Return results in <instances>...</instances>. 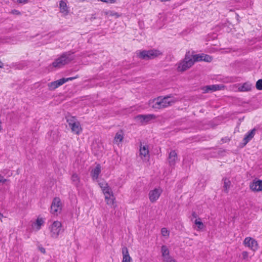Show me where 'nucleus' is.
<instances>
[{"instance_id":"f257e3e1","label":"nucleus","mask_w":262,"mask_h":262,"mask_svg":"<svg viewBox=\"0 0 262 262\" xmlns=\"http://www.w3.org/2000/svg\"><path fill=\"white\" fill-rule=\"evenodd\" d=\"M73 51H69L63 53L61 56L57 58L52 63V66L55 68H61L62 66L69 63L75 58Z\"/></svg>"},{"instance_id":"f03ea898","label":"nucleus","mask_w":262,"mask_h":262,"mask_svg":"<svg viewBox=\"0 0 262 262\" xmlns=\"http://www.w3.org/2000/svg\"><path fill=\"white\" fill-rule=\"evenodd\" d=\"M171 97V95H169L164 97H159L155 98L153 100L152 107L156 109H161L171 106L176 102L174 99L170 100Z\"/></svg>"},{"instance_id":"7ed1b4c3","label":"nucleus","mask_w":262,"mask_h":262,"mask_svg":"<svg viewBox=\"0 0 262 262\" xmlns=\"http://www.w3.org/2000/svg\"><path fill=\"white\" fill-rule=\"evenodd\" d=\"M161 54L162 53L157 50H142L137 52V57L145 60L154 59Z\"/></svg>"},{"instance_id":"20e7f679","label":"nucleus","mask_w":262,"mask_h":262,"mask_svg":"<svg viewBox=\"0 0 262 262\" xmlns=\"http://www.w3.org/2000/svg\"><path fill=\"white\" fill-rule=\"evenodd\" d=\"M193 64L192 55L190 51H188L186 52L184 58L178 64L177 69L178 71L184 72L190 68Z\"/></svg>"},{"instance_id":"39448f33","label":"nucleus","mask_w":262,"mask_h":262,"mask_svg":"<svg viewBox=\"0 0 262 262\" xmlns=\"http://www.w3.org/2000/svg\"><path fill=\"white\" fill-rule=\"evenodd\" d=\"M61 227V222L54 221L50 227L51 236L53 238H57L62 230Z\"/></svg>"},{"instance_id":"423d86ee","label":"nucleus","mask_w":262,"mask_h":262,"mask_svg":"<svg viewBox=\"0 0 262 262\" xmlns=\"http://www.w3.org/2000/svg\"><path fill=\"white\" fill-rule=\"evenodd\" d=\"M61 203L59 198L56 197L53 199L51 206V212L54 215H57L61 211Z\"/></svg>"},{"instance_id":"0eeeda50","label":"nucleus","mask_w":262,"mask_h":262,"mask_svg":"<svg viewBox=\"0 0 262 262\" xmlns=\"http://www.w3.org/2000/svg\"><path fill=\"white\" fill-rule=\"evenodd\" d=\"M243 244L250 248L253 251H255L258 248L257 242L254 238L250 237H247L245 238Z\"/></svg>"},{"instance_id":"6e6552de","label":"nucleus","mask_w":262,"mask_h":262,"mask_svg":"<svg viewBox=\"0 0 262 262\" xmlns=\"http://www.w3.org/2000/svg\"><path fill=\"white\" fill-rule=\"evenodd\" d=\"M162 192V190L160 187L156 188L150 190L149 192V199L151 203L155 202L160 197Z\"/></svg>"},{"instance_id":"1a4fd4ad","label":"nucleus","mask_w":262,"mask_h":262,"mask_svg":"<svg viewBox=\"0 0 262 262\" xmlns=\"http://www.w3.org/2000/svg\"><path fill=\"white\" fill-rule=\"evenodd\" d=\"M250 189L254 192H259L262 191V180H254L250 184Z\"/></svg>"},{"instance_id":"9d476101","label":"nucleus","mask_w":262,"mask_h":262,"mask_svg":"<svg viewBox=\"0 0 262 262\" xmlns=\"http://www.w3.org/2000/svg\"><path fill=\"white\" fill-rule=\"evenodd\" d=\"M224 86L220 84H213L206 85L202 88L203 93L215 92L216 91L221 90Z\"/></svg>"},{"instance_id":"9b49d317","label":"nucleus","mask_w":262,"mask_h":262,"mask_svg":"<svg viewBox=\"0 0 262 262\" xmlns=\"http://www.w3.org/2000/svg\"><path fill=\"white\" fill-rule=\"evenodd\" d=\"M154 115H139L135 117V120L141 123L147 122L150 120L155 118Z\"/></svg>"},{"instance_id":"f8f14e48","label":"nucleus","mask_w":262,"mask_h":262,"mask_svg":"<svg viewBox=\"0 0 262 262\" xmlns=\"http://www.w3.org/2000/svg\"><path fill=\"white\" fill-rule=\"evenodd\" d=\"M65 83V80L63 78H61L55 81L48 83V86L50 90H54L59 86L62 85Z\"/></svg>"},{"instance_id":"ddd939ff","label":"nucleus","mask_w":262,"mask_h":262,"mask_svg":"<svg viewBox=\"0 0 262 262\" xmlns=\"http://www.w3.org/2000/svg\"><path fill=\"white\" fill-rule=\"evenodd\" d=\"M178 159L177 154L175 150H172L169 154L168 162L171 166H174L176 162Z\"/></svg>"},{"instance_id":"4468645a","label":"nucleus","mask_w":262,"mask_h":262,"mask_svg":"<svg viewBox=\"0 0 262 262\" xmlns=\"http://www.w3.org/2000/svg\"><path fill=\"white\" fill-rule=\"evenodd\" d=\"M255 133V129L253 128L250 131L248 132L246 135L243 139L244 146L246 145L254 137Z\"/></svg>"},{"instance_id":"2eb2a0df","label":"nucleus","mask_w":262,"mask_h":262,"mask_svg":"<svg viewBox=\"0 0 262 262\" xmlns=\"http://www.w3.org/2000/svg\"><path fill=\"white\" fill-rule=\"evenodd\" d=\"M123 259L122 262H132V258L129 256L128 250L127 247H123L122 248Z\"/></svg>"},{"instance_id":"dca6fc26","label":"nucleus","mask_w":262,"mask_h":262,"mask_svg":"<svg viewBox=\"0 0 262 262\" xmlns=\"http://www.w3.org/2000/svg\"><path fill=\"white\" fill-rule=\"evenodd\" d=\"M72 132L76 135H79L82 131V128L80 126V123L78 121L70 126Z\"/></svg>"},{"instance_id":"f3484780","label":"nucleus","mask_w":262,"mask_h":262,"mask_svg":"<svg viewBox=\"0 0 262 262\" xmlns=\"http://www.w3.org/2000/svg\"><path fill=\"white\" fill-rule=\"evenodd\" d=\"M59 8L60 12L64 13L65 15H67L69 13V9L67 6V3L61 0L59 2Z\"/></svg>"},{"instance_id":"a211bd4d","label":"nucleus","mask_w":262,"mask_h":262,"mask_svg":"<svg viewBox=\"0 0 262 262\" xmlns=\"http://www.w3.org/2000/svg\"><path fill=\"white\" fill-rule=\"evenodd\" d=\"M101 172L100 166L98 165L94 169L91 171L92 178L93 180H95L98 178V176Z\"/></svg>"},{"instance_id":"6ab92c4d","label":"nucleus","mask_w":262,"mask_h":262,"mask_svg":"<svg viewBox=\"0 0 262 262\" xmlns=\"http://www.w3.org/2000/svg\"><path fill=\"white\" fill-rule=\"evenodd\" d=\"M140 155L141 157V158H149V150L147 146H143L142 147L140 146Z\"/></svg>"},{"instance_id":"aec40b11","label":"nucleus","mask_w":262,"mask_h":262,"mask_svg":"<svg viewBox=\"0 0 262 262\" xmlns=\"http://www.w3.org/2000/svg\"><path fill=\"white\" fill-rule=\"evenodd\" d=\"M105 199L106 202L107 204L111 206L112 207L115 208L116 207V205H115V198L114 196V194L111 196H105Z\"/></svg>"},{"instance_id":"412c9836","label":"nucleus","mask_w":262,"mask_h":262,"mask_svg":"<svg viewBox=\"0 0 262 262\" xmlns=\"http://www.w3.org/2000/svg\"><path fill=\"white\" fill-rule=\"evenodd\" d=\"M223 180L224 181V186H223V187L224 189V191L226 193H228L229 191V189L230 187L231 182L228 179H227L226 178H223Z\"/></svg>"},{"instance_id":"4be33fe9","label":"nucleus","mask_w":262,"mask_h":262,"mask_svg":"<svg viewBox=\"0 0 262 262\" xmlns=\"http://www.w3.org/2000/svg\"><path fill=\"white\" fill-rule=\"evenodd\" d=\"M103 193H104L105 196H111L113 195V192L112 191V189L109 187L108 185H107L102 190Z\"/></svg>"},{"instance_id":"5701e85b","label":"nucleus","mask_w":262,"mask_h":262,"mask_svg":"<svg viewBox=\"0 0 262 262\" xmlns=\"http://www.w3.org/2000/svg\"><path fill=\"white\" fill-rule=\"evenodd\" d=\"M71 180L74 185L78 187L80 183V178L78 176L76 173H73L72 176Z\"/></svg>"},{"instance_id":"b1692460","label":"nucleus","mask_w":262,"mask_h":262,"mask_svg":"<svg viewBox=\"0 0 262 262\" xmlns=\"http://www.w3.org/2000/svg\"><path fill=\"white\" fill-rule=\"evenodd\" d=\"M50 140L53 142H57L58 141L59 138L57 132L51 130L50 132Z\"/></svg>"},{"instance_id":"393cba45","label":"nucleus","mask_w":262,"mask_h":262,"mask_svg":"<svg viewBox=\"0 0 262 262\" xmlns=\"http://www.w3.org/2000/svg\"><path fill=\"white\" fill-rule=\"evenodd\" d=\"M203 54L192 55V60L193 64L195 62L203 61Z\"/></svg>"},{"instance_id":"a878e982","label":"nucleus","mask_w":262,"mask_h":262,"mask_svg":"<svg viewBox=\"0 0 262 262\" xmlns=\"http://www.w3.org/2000/svg\"><path fill=\"white\" fill-rule=\"evenodd\" d=\"M239 90L242 92H247L251 89V85L248 83H244L239 88Z\"/></svg>"},{"instance_id":"bb28decb","label":"nucleus","mask_w":262,"mask_h":262,"mask_svg":"<svg viewBox=\"0 0 262 262\" xmlns=\"http://www.w3.org/2000/svg\"><path fill=\"white\" fill-rule=\"evenodd\" d=\"M161 252L163 257L166 256V255L169 254V251L167 246L165 245H163L161 247Z\"/></svg>"},{"instance_id":"cd10ccee","label":"nucleus","mask_w":262,"mask_h":262,"mask_svg":"<svg viewBox=\"0 0 262 262\" xmlns=\"http://www.w3.org/2000/svg\"><path fill=\"white\" fill-rule=\"evenodd\" d=\"M194 223L196 225H197L199 229L201 230L204 228V225L203 222L201 221V219L199 218V219H196L194 221Z\"/></svg>"},{"instance_id":"c85d7f7f","label":"nucleus","mask_w":262,"mask_h":262,"mask_svg":"<svg viewBox=\"0 0 262 262\" xmlns=\"http://www.w3.org/2000/svg\"><path fill=\"white\" fill-rule=\"evenodd\" d=\"M123 139V136L121 134L117 133L114 138V140L116 142H121Z\"/></svg>"},{"instance_id":"c756f323","label":"nucleus","mask_w":262,"mask_h":262,"mask_svg":"<svg viewBox=\"0 0 262 262\" xmlns=\"http://www.w3.org/2000/svg\"><path fill=\"white\" fill-rule=\"evenodd\" d=\"M164 260L166 262H177L169 254L163 257Z\"/></svg>"},{"instance_id":"7c9ffc66","label":"nucleus","mask_w":262,"mask_h":262,"mask_svg":"<svg viewBox=\"0 0 262 262\" xmlns=\"http://www.w3.org/2000/svg\"><path fill=\"white\" fill-rule=\"evenodd\" d=\"M76 119L74 117H70V118H68L67 119V121L70 127L73 125V123H75L77 122V121H76Z\"/></svg>"},{"instance_id":"2f4dec72","label":"nucleus","mask_w":262,"mask_h":262,"mask_svg":"<svg viewBox=\"0 0 262 262\" xmlns=\"http://www.w3.org/2000/svg\"><path fill=\"white\" fill-rule=\"evenodd\" d=\"M203 57L204 61L211 62L212 60V57L209 55L203 54Z\"/></svg>"},{"instance_id":"473e14b6","label":"nucleus","mask_w":262,"mask_h":262,"mask_svg":"<svg viewBox=\"0 0 262 262\" xmlns=\"http://www.w3.org/2000/svg\"><path fill=\"white\" fill-rule=\"evenodd\" d=\"M105 13L106 15H108L110 16H115L117 18H118L120 16V15L117 12H114L112 11H108L105 12Z\"/></svg>"},{"instance_id":"72a5a7b5","label":"nucleus","mask_w":262,"mask_h":262,"mask_svg":"<svg viewBox=\"0 0 262 262\" xmlns=\"http://www.w3.org/2000/svg\"><path fill=\"white\" fill-rule=\"evenodd\" d=\"M43 221L42 219H39L38 218L37 220H36V224H37V229L38 230H39L40 229V227L43 224Z\"/></svg>"},{"instance_id":"f704fd0d","label":"nucleus","mask_w":262,"mask_h":262,"mask_svg":"<svg viewBox=\"0 0 262 262\" xmlns=\"http://www.w3.org/2000/svg\"><path fill=\"white\" fill-rule=\"evenodd\" d=\"M256 88L258 90H262V79L257 81L256 83Z\"/></svg>"},{"instance_id":"c9c22d12","label":"nucleus","mask_w":262,"mask_h":262,"mask_svg":"<svg viewBox=\"0 0 262 262\" xmlns=\"http://www.w3.org/2000/svg\"><path fill=\"white\" fill-rule=\"evenodd\" d=\"M161 233L163 236H168L169 234V232L166 228H162L161 229Z\"/></svg>"},{"instance_id":"e433bc0d","label":"nucleus","mask_w":262,"mask_h":262,"mask_svg":"<svg viewBox=\"0 0 262 262\" xmlns=\"http://www.w3.org/2000/svg\"><path fill=\"white\" fill-rule=\"evenodd\" d=\"M243 259L246 260H248L249 254L247 251H243L242 253Z\"/></svg>"},{"instance_id":"4c0bfd02","label":"nucleus","mask_w":262,"mask_h":262,"mask_svg":"<svg viewBox=\"0 0 262 262\" xmlns=\"http://www.w3.org/2000/svg\"><path fill=\"white\" fill-rule=\"evenodd\" d=\"M79 78V76L78 75H77L74 77H68V78H63V80H65V82H66L69 81H72V80L75 79L76 78Z\"/></svg>"},{"instance_id":"58836bf2","label":"nucleus","mask_w":262,"mask_h":262,"mask_svg":"<svg viewBox=\"0 0 262 262\" xmlns=\"http://www.w3.org/2000/svg\"><path fill=\"white\" fill-rule=\"evenodd\" d=\"M107 185H108L107 183H105V182H100L99 183V185L100 186V187L101 188V189L102 190L105 186H107Z\"/></svg>"},{"instance_id":"ea45409f","label":"nucleus","mask_w":262,"mask_h":262,"mask_svg":"<svg viewBox=\"0 0 262 262\" xmlns=\"http://www.w3.org/2000/svg\"><path fill=\"white\" fill-rule=\"evenodd\" d=\"M101 2L106 3H110V4H113L115 3L117 0H100Z\"/></svg>"},{"instance_id":"a19ab883","label":"nucleus","mask_w":262,"mask_h":262,"mask_svg":"<svg viewBox=\"0 0 262 262\" xmlns=\"http://www.w3.org/2000/svg\"><path fill=\"white\" fill-rule=\"evenodd\" d=\"M7 181V179H5L3 176L0 174V184L5 183Z\"/></svg>"},{"instance_id":"79ce46f5","label":"nucleus","mask_w":262,"mask_h":262,"mask_svg":"<svg viewBox=\"0 0 262 262\" xmlns=\"http://www.w3.org/2000/svg\"><path fill=\"white\" fill-rule=\"evenodd\" d=\"M97 17L96 16L95 14H93L91 15V17L89 18L91 21H93L94 19H97Z\"/></svg>"},{"instance_id":"37998d69","label":"nucleus","mask_w":262,"mask_h":262,"mask_svg":"<svg viewBox=\"0 0 262 262\" xmlns=\"http://www.w3.org/2000/svg\"><path fill=\"white\" fill-rule=\"evenodd\" d=\"M39 251L43 254L46 253V249L42 247H38Z\"/></svg>"},{"instance_id":"c03bdc74","label":"nucleus","mask_w":262,"mask_h":262,"mask_svg":"<svg viewBox=\"0 0 262 262\" xmlns=\"http://www.w3.org/2000/svg\"><path fill=\"white\" fill-rule=\"evenodd\" d=\"M28 1V0H17V2L20 4H26Z\"/></svg>"},{"instance_id":"a18cd8bd","label":"nucleus","mask_w":262,"mask_h":262,"mask_svg":"<svg viewBox=\"0 0 262 262\" xmlns=\"http://www.w3.org/2000/svg\"><path fill=\"white\" fill-rule=\"evenodd\" d=\"M12 13L14 14H20V12L18 11V10H13L12 11Z\"/></svg>"},{"instance_id":"49530a36","label":"nucleus","mask_w":262,"mask_h":262,"mask_svg":"<svg viewBox=\"0 0 262 262\" xmlns=\"http://www.w3.org/2000/svg\"><path fill=\"white\" fill-rule=\"evenodd\" d=\"M192 216L194 218H196L198 217V214L195 212L193 211L192 213Z\"/></svg>"},{"instance_id":"de8ad7c7","label":"nucleus","mask_w":262,"mask_h":262,"mask_svg":"<svg viewBox=\"0 0 262 262\" xmlns=\"http://www.w3.org/2000/svg\"><path fill=\"white\" fill-rule=\"evenodd\" d=\"M3 217V214L0 212V220Z\"/></svg>"},{"instance_id":"09e8293b","label":"nucleus","mask_w":262,"mask_h":262,"mask_svg":"<svg viewBox=\"0 0 262 262\" xmlns=\"http://www.w3.org/2000/svg\"><path fill=\"white\" fill-rule=\"evenodd\" d=\"M2 129V122L0 121V130Z\"/></svg>"}]
</instances>
